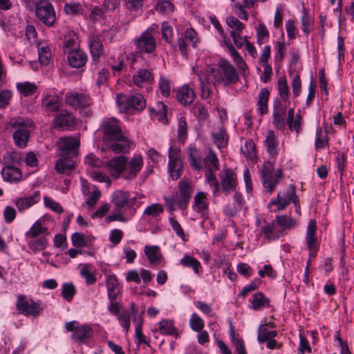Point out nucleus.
<instances>
[{"label": "nucleus", "mask_w": 354, "mask_h": 354, "mask_svg": "<svg viewBox=\"0 0 354 354\" xmlns=\"http://www.w3.org/2000/svg\"><path fill=\"white\" fill-rule=\"evenodd\" d=\"M205 77L207 81L212 79L214 84H223L225 86L234 84L239 80L236 68L224 59L219 61L218 68L207 67Z\"/></svg>", "instance_id": "obj_1"}, {"label": "nucleus", "mask_w": 354, "mask_h": 354, "mask_svg": "<svg viewBox=\"0 0 354 354\" xmlns=\"http://www.w3.org/2000/svg\"><path fill=\"white\" fill-rule=\"evenodd\" d=\"M116 103L120 111L124 113L141 111L146 106V101L140 94L129 96L119 94L117 95Z\"/></svg>", "instance_id": "obj_2"}, {"label": "nucleus", "mask_w": 354, "mask_h": 354, "mask_svg": "<svg viewBox=\"0 0 354 354\" xmlns=\"http://www.w3.org/2000/svg\"><path fill=\"white\" fill-rule=\"evenodd\" d=\"M35 15L38 20L48 27H53L56 23V12L49 0L36 1Z\"/></svg>", "instance_id": "obj_3"}, {"label": "nucleus", "mask_w": 354, "mask_h": 354, "mask_svg": "<svg viewBox=\"0 0 354 354\" xmlns=\"http://www.w3.org/2000/svg\"><path fill=\"white\" fill-rule=\"evenodd\" d=\"M274 165L270 162H266L260 171L263 185L269 193H272L280 180L283 178L281 169H277L273 174Z\"/></svg>", "instance_id": "obj_4"}, {"label": "nucleus", "mask_w": 354, "mask_h": 354, "mask_svg": "<svg viewBox=\"0 0 354 354\" xmlns=\"http://www.w3.org/2000/svg\"><path fill=\"white\" fill-rule=\"evenodd\" d=\"M134 44L140 53H152L155 51L157 44L156 40L151 30L148 28L136 38Z\"/></svg>", "instance_id": "obj_5"}, {"label": "nucleus", "mask_w": 354, "mask_h": 354, "mask_svg": "<svg viewBox=\"0 0 354 354\" xmlns=\"http://www.w3.org/2000/svg\"><path fill=\"white\" fill-rule=\"evenodd\" d=\"M183 167L180 151L178 149H174L171 146L169 148L168 170L172 180H176L179 178L182 174Z\"/></svg>", "instance_id": "obj_6"}, {"label": "nucleus", "mask_w": 354, "mask_h": 354, "mask_svg": "<svg viewBox=\"0 0 354 354\" xmlns=\"http://www.w3.org/2000/svg\"><path fill=\"white\" fill-rule=\"evenodd\" d=\"M19 312L26 316L37 317L43 310L41 304L32 299H27L24 295H19L16 304Z\"/></svg>", "instance_id": "obj_7"}, {"label": "nucleus", "mask_w": 354, "mask_h": 354, "mask_svg": "<svg viewBox=\"0 0 354 354\" xmlns=\"http://www.w3.org/2000/svg\"><path fill=\"white\" fill-rule=\"evenodd\" d=\"M101 130L103 133L102 140L106 145L117 138H122L123 136L121 128L115 119L104 122L101 125Z\"/></svg>", "instance_id": "obj_8"}, {"label": "nucleus", "mask_w": 354, "mask_h": 354, "mask_svg": "<svg viewBox=\"0 0 354 354\" xmlns=\"http://www.w3.org/2000/svg\"><path fill=\"white\" fill-rule=\"evenodd\" d=\"M80 146L78 140L73 138H63L59 141V155L63 158L77 156Z\"/></svg>", "instance_id": "obj_9"}, {"label": "nucleus", "mask_w": 354, "mask_h": 354, "mask_svg": "<svg viewBox=\"0 0 354 354\" xmlns=\"http://www.w3.org/2000/svg\"><path fill=\"white\" fill-rule=\"evenodd\" d=\"M64 101L66 104L77 110L84 106L92 104V100L88 95L75 91L68 92Z\"/></svg>", "instance_id": "obj_10"}, {"label": "nucleus", "mask_w": 354, "mask_h": 354, "mask_svg": "<svg viewBox=\"0 0 354 354\" xmlns=\"http://www.w3.org/2000/svg\"><path fill=\"white\" fill-rule=\"evenodd\" d=\"M286 109L287 106L283 104L281 101L275 100L273 104L272 116L273 124L279 130H283L286 126Z\"/></svg>", "instance_id": "obj_11"}, {"label": "nucleus", "mask_w": 354, "mask_h": 354, "mask_svg": "<svg viewBox=\"0 0 354 354\" xmlns=\"http://www.w3.org/2000/svg\"><path fill=\"white\" fill-rule=\"evenodd\" d=\"M127 157L118 156L109 160L106 163L107 170L113 178H118L124 174Z\"/></svg>", "instance_id": "obj_12"}, {"label": "nucleus", "mask_w": 354, "mask_h": 354, "mask_svg": "<svg viewBox=\"0 0 354 354\" xmlns=\"http://www.w3.org/2000/svg\"><path fill=\"white\" fill-rule=\"evenodd\" d=\"M143 165V160L141 156L138 155L132 158L129 161L127 158L124 177L127 180L135 178Z\"/></svg>", "instance_id": "obj_13"}, {"label": "nucleus", "mask_w": 354, "mask_h": 354, "mask_svg": "<svg viewBox=\"0 0 354 354\" xmlns=\"http://www.w3.org/2000/svg\"><path fill=\"white\" fill-rule=\"evenodd\" d=\"M76 124V119L74 115L67 110H62L60 113L57 115L53 119L55 127L69 129Z\"/></svg>", "instance_id": "obj_14"}, {"label": "nucleus", "mask_w": 354, "mask_h": 354, "mask_svg": "<svg viewBox=\"0 0 354 354\" xmlns=\"http://www.w3.org/2000/svg\"><path fill=\"white\" fill-rule=\"evenodd\" d=\"M316 230V221L313 219H310L308 224L306 232V244L310 251V256H315L318 250L317 246V238L315 236Z\"/></svg>", "instance_id": "obj_15"}, {"label": "nucleus", "mask_w": 354, "mask_h": 354, "mask_svg": "<svg viewBox=\"0 0 354 354\" xmlns=\"http://www.w3.org/2000/svg\"><path fill=\"white\" fill-rule=\"evenodd\" d=\"M221 187L225 194L234 191L236 187V175L233 170L226 169L224 175L221 178Z\"/></svg>", "instance_id": "obj_16"}, {"label": "nucleus", "mask_w": 354, "mask_h": 354, "mask_svg": "<svg viewBox=\"0 0 354 354\" xmlns=\"http://www.w3.org/2000/svg\"><path fill=\"white\" fill-rule=\"evenodd\" d=\"M106 146L111 152L115 153H125L129 152L131 142L127 137L122 136V138H117L115 140L106 144Z\"/></svg>", "instance_id": "obj_17"}, {"label": "nucleus", "mask_w": 354, "mask_h": 354, "mask_svg": "<svg viewBox=\"0 0 354 354\" xmlns=\"http://www.w3.org/2000/svg\"><path fill=\"white\" fill-rule=\"evenodd\" d=\"M88 46L93 60H96L104 53V46L98 35L92 34L88 37Z\"/></svg>", "instance_id": "obj_18"}, {"label": "nucleus", "mask_w": 354, "mask_h": 354, "mask_svg": "<svg viewBox=\"0 0 354 354\" xmlns=\"http://www.w3.org/2000/svg\"><path fill=\"white\" fill-rule=\"evenodd\" d=\"M68 61L73 68H79L85 65L87 56L83 50L74 49L68 52Z\"/></svg>", "instance_id": "obj_19"}, {"label": "nucleus", "mask_w": 354, "mask_h": 354, "mask_svg": "<svg viewBox=\"0 0 354 354\" xmlns=\"http://www.w3.org/2000/svg\"><path fill=\"white\" fill-rule=\"evenodd\" d=\"M132 81L137 86L144 87L152 83L153 77L149 71L142 68L138 70L133 74Z\"/></svg>", "instance_id": "obj_20"}, {"label": "nucleus", "mask_w": 354, "mask_h": 354, "mask_svg": "<svg viewBox=\"0 0 354 354\" xmlns=\"http://www.w3.org/2000/svg\"><path fill=\"white\" fill-rule=\"evenodd\" d=\"M264 144L269 156L272 158H275L279 153V142L274 131L269 130L268 131Z\"/></svg>", "instance_id": "obj_21"}, {"label": "nucleus", "mask_w": 354, "mask_h": 354, "mask_svg": "<svg viewBox=\"0 0 354 354\" xmlns=\"http://www.w3.org/2000/svg\"><path fill=\"white\" fill-rule=\"evenodd\" d=\"M39 200L40 193L39 191H36L31 196L21 197L16 199L15 203L18 210L19 212H23L26 209H28L38 203Z\"/></svg>", "instance_id": "obj_22"}, {"label": "nucleus", "mask_w": 354, "mask_h": 354, "mask_svg": "<svg viewBox=\"0 0 354 354\" xmlns=\"http://www.w3.org/2000/svg\"><path fill=\"white\" fill-rule=\"evenodd\" d=\"M130 193L123 190H117L111 197V202L115 206V211H121L129 203Z\"/></svg>", "instance_id": "obj_23"}, {"label": "nucleus", "mask_w": 354, "mask_h": 354, "mask_svg": "<svg viewBox=\"0 0 354 354\" xmlns=\"http://www.w3.org/2000/svg\"><path fill=\"white\" fill-rule=\"evenodd\" d=\"M62 106V103L56 95H47L42 99V106L46 111H59Z\"/></svg>", "instance_id": "obj_24"}, {"label": "nucleus", "mask_w": 354, "mask_h": 354, "mask_svg": "<svg viewBox=\"0 0 354 354\" xmlns=\"http://www.w3.org/2000/svg\"><path fill=\"white\" fill-rule=\"evenodd\" d=\"M176 98L181 104L186 106L193 102L195 93L188 85H184L178 90Z\"/></svg>", "instance_id": "obj_25"}, {"label": "nucleus", "mask_w": 354, "mask_h": 354, "mask_svg": "<svg viewBox=\"0 0 354 354\" xmlns=\"http://www.w3.org/2000/svg\"><path fill=\"white\" fill-rule=\"evenodd\" d=\"M290 202L295 203L296 207L299 203V198L296 195L295 187L292 185H289L286 191L282 195L281 194V205L279 207V209H283Z\"/></svg>", "instance_id": "obj_26"}, {"label": "nucleus", "mask_w": 354, "mask_h": 354, "mask_svg": "<svg viewBox=\"0 0 354 354\" xmlns=\"http://www.w3.org/2000/svg\"><path fill=\"white\" fill-rule=\"evenodd\" d=\"M48 234V229L43 225L42 223L39 221H37L25 233V237L27 240L33 239Z\"/></svg>", "instance_id": "obj_27"}, {"label": "nucleus", "mask_w": 354, "mask_h": 354, "mask_svg": "<svg viewBox=\"0 0 354 354\" xmlns=\"http://www.w3.org/2000/svg\"><path fill=\"white\" fill-rule=\"evenodd\" d=\"M1 174L5 180L10 183L19 182L22 176L19 169L12 165L6 166L3 169Z\"/></svg>", "instance_id": "obj_28"}, {"label": "nucleus", "mask_w": 354, "mask_h": 354, "mask_svg": "<svg viewBox=\"0 0 354 354\" xmlns=\"http://www.w3.org/2000/svg\"><path fill=\"white\" fill-rule=\"evenodd\" d=\"M213 142L218 148H224L227 146L228 142V135L225 127L221 125L212 133Z\"/></svg>", "instance_id": "obj_29"}, {"label": "nucleus", "mask_w": 354, "mask_h": 354, "mask_svg": "<svg viewBox=\"0 0 354 354\" xmlns=\"http://www.w3.org/2000/svg\"><path fill=\"white\" fill-rule=\"evenodd\" d=\"M93 333V330L89 326H77L76 330L72 334L71 337L73 340L82 343L85 339L91 337Z\"/></svg>", "instance_id": "obj_30"}, {"label": "nucleus", "mask_w": 354, "mask_h": 354, "mask_svg": "<svg viewBox=\"0 0 354 354\" xmlns=\"http://www.w3.org/2000/svg\"><path fill=\"white\" fill-rule=\"evenodd\" d=\"M269 95L270 92L267 88H263L260 90L257 102V110L261 115H265L268 112Z\"/></svg>", "instance_id": "obj_31"}, {"label": "nucleus", "mask_w": 354, "mask_h": 354, "mask_svg": "<svg viewBox=\"0 0 354 354\" xmlns=\"http://www.w3.org/2000/svg\"><path fill=\"white\" fill-rule=\"evenodd\" d=\"M12 138L17 147L24 148L26 147L30 138V131L26 129H17L13 133Z\"/></svg>", "instance_id": "obj_32"}, {"label": "nucleus", "mask_w": 354, "mask_h": 354, "mask_svg": "<svg viewBox=\"0 0 354 354\" xmlns=\"http://www.w3.org/2000/svg\"><path fill=\"white\" fill-rule=\"evenodd\" d=\"M188 151L189 161L192 167L195 170H201L203 167L201 151L195 146L192 145L189 146Z\"/></svg>", "instance_id": "obj_33"}, {"label": "nucleus", "mask_w": 354, "mask_h": 354, "mask_svg": "<svg viewBox=\"0 0 354 354\" xmlns=\"http://www.w3.org/2000/svg\"><path fill=\"white\" fill-rule=\"evenodd\" d=\"M270 300L268 299L263 292H256L251 300L250 308L254 310H260L263 308L268 307Z\"/></svg>", "instance_id": "obj_34"}, {"label": "nucleus", "mask_w": 354, "mask_h": 354, "mask_svg": "<svg viewBox=\"0 0 354 354\" xmlns=\"http://www.w3.org/2000/svg\"><path fill=\"white\" fill-rule=\"evenodd\" d=\"M145 253L149 261L151 264H159L161 261V253L160 252V248L157 245L149 246L146 245L145 247Z\"/></svg>", "instance_id": "obj_35"}, {"label": "nucleus", "mask_w": 354, "mask_h": 354, "mask_svg": "<svg viewBox=\"0 0 354 354\" xmlns=\"http://www.w3.org/2000/svg\"><path fill=\"white\" fill-rule=\"evenodd\" d=\"M28 240L27 245L34 253L45 250L48 245V241L44 236Z\"/></svg>", "instance_id": "obj_36"}, {"label": "nucleus", "mask_w": 354, "mask_h": 354, "mask_svg": "<svg viewBox=\"0 0 354 354\" xmlns=\"http://www.w3.org/2000/svg\"><path fill=\"white\" fill-rule=\"evenodd\" d=\"M230 335L235 346V354H247L243 339L241 337H236L235 331L232 324L230 326Z\"/></svg>", "instance_id": "obj_37"}, {"label": "nucleus", "mask_w": 354, "mask_h": 354, "mask_svg": "<svg viewBox=\"0 0 354 354\" xmlns=\"http://www.w3.org/2000/svg\"><path fill=\"white\" fill-rule=\"evenodd\" d=\"M16 86L18 91L24 97L33 95L37 90L36 84L29 82H19Z\"/></svg>", "instance_id": "obj_38"}, {"label": "nucleus", "mask_w": 354, "mask_h": 354, "mask_svg": "<svg viewBox=\"0 0 354 354\" xmlns=\"http://www.w3.org/2000/svg\"><path fill=\"white\" fill-rule=\"evenodd\" d=\"M159 330L161 334L173 335L175 338L178 336L177 329L174 326L173 322L168 320H162L158 323Z\"/></svg>", "instance_id": "obj_39"}, {"label": "nucleus", "mask_w": 354, "mask_h": 354, "mask_svg": "<svg viewBox=\"0 0 354 354\" xmlns=\"http://www.w3.org/2000/svg\"><path fill=\"white\" fill-rule=\"evenodd\" d=\"M277 333L275 330H268L265 326L261 325L258 328L257 340L260 344L266 342L267 340L277 337Z\"/></svg>", "instance_id": "obj_40"}, {"label": "nucleus", "mask_w": 354, "mask_h": 354, "mask_svg": "<svg viewBox=\"0 0 354 354\" xmlns=\"http://www.w3.org/2000/svg\"><path fill=\"white\" fill-rule=\"evenodd\" d=\"M194 204L199 213H205L208 209L207 196L204 192H198L194 196Z\"/></svg>", "instance_id": "obj_41"}, {"label": "nucleus", "mask_w": 354, "mask_h": 354, "mask_svg": "<svg viewBox=\"0 0 354 354\" xmlns=\"http://www.w3.org/2000/svg\"><path fill=\"white\" fill-rule=\"evenodd\" d=\"M64 12L66 15H80L83 14L84 8L80 3L70 2L64 5Z\"/></svg>", "instance_id": "obj_42"}, {"label": "nucleus", "mask_w": 354, "mask_h": 354, "mask_svg": "<svg viewBox=\"0 0 354 354\" xmlns=\"http://www.w3.org/2000/svg\"><path fill=\"white\" fill-rule=\"evenodd\" d=\"M216 171H207L205 173L206 182L212 187L213 195L216 196L219 192V183L215 175Z\"/></svg>", "instance_id": "obj_43"}, {"label": "nucleus", "mask_w": 354, "mask_h": 354, "mask_svg": "<svg viewBox=\"0 0 354 354\" xmlns=\"http://www.w3.org/2000/svg\"><path fill=\"white\" fill-rule=\"evenodd\" d=\"M204 164L207 168V171H217L219 169L218 160L212 151L204 158Z\"/></svg>", "instance_id": "obj_44"}, {"label": "nucleus", "mask_w": 354, "mask_h": 354, "mask_svg": "<svg viewBox=\"0 0 354 354\" xmlns=\"http://www.w3.org/2000/svg\"><path fill=\"white\" fill-rule=\"evenodd\" d=\"M227 25L232 30L230 32H238L241 34L243 30L245 28V25L240 21L237 18L233 16H229L226 18Z\"/></svg>", "instance_id": "obj_45"}, {"label": "nucleus", "mask_w": 354, "mask_h": 354, "mask_svg": "<svg viewBox=\"0 0 354 354\" xmlns=\"http://www.w3.org/2000/svg\"><path fill=\"white\" fill-rule=\"evenodd\" d=\"M180 263L184 266L192 268L195 273H198L201 268L200 262L195 258L185 255L180 259Z\"/></svg>", "instance_id": "obj_46"}, {"label": "nucleus", "mask_w": 354, "mask_h": 354, "mask_svg": "<svg viewBox=\"0 0 354 354\" xmlns=\"http://www.w3.org/2000/svg\"><path fill=\"white\" fill-rule=\"evenodd\" d=\"M241 151L247 158L253 160L256 158V146L252 140H247Z\"/></svg>", "instance_id": "obj_47"}, {"label": "nucleus", "mask_w": 354, "mask_h": 354, "mask_svg": "<svg viewBox=\"0 0 354 354\" xmlns=\"http://www.w3.org/2000/svg\"><path fill=\"white\" fill-rule=\"evenodd\" d=\"M278 91L283 102H287L289 98V88L285 77H279L278 80Z\"/></svg>", "instance_id": "obj_48"}, {"label": "nucleus", "mask_w": 354, "mask_h": 354, "mask_svg": "<svg viewBox=\"0 0 354 354\" xmlns=\"http://www.w3.org/2000/svg\"><path fill=\"white\" fill-rule=\"evenodd\" d=\"M76 293L75 286L71 283H65L62 286V296L67 301L73 299Z\"/></svg>", "instance_id": "obj_49"}, {"label": "nucleus", "mask_w": 354, "mask_h": 354, "mask_svg": "<svg viewBox=\"0 0 354 354\" xmlns=\"http://www.w3.org/2000/svg\"><path fill=\"white\" fill-rule=\"evenodd\" d=\"M189 324V327L195 332L201 331L205 326L204 321L196 313H193L191 315Z\"/></svg>", "instance_id": "obj_50"}, {"label": "nucleus", "mask_w": 354, "mask_h": 354, "mask_svg": "<svg viewBox=\"0 0 354 354\" xmlns=\"http://www.w3.org/2000/svg\"><path fill=\"white\" fill-rule=\"evenodd\" d=\"M315 145L317 149H324L328 147V138L326 135H323L322 128L317 129Z\"/></svg>", "instance_id": "obj_51"}, {"label": "nucleus", "mask_w": 354, "mask_h": 354, "mask_svg": "<svg viewBox=\"0 0 354 354\" xmlns=\"http://www.w3.org/2000/svg\"><path fill=\"white\" fill-rule=\"evenodd\" d=\"M65 159L66 158H62L60 160L57 161L55 164V170L58 173L68 174L73 169L74 165L71 162H66Z\"/></svg>", "instance_id": "obj_52"}, {"label": "nucleus", "mask_w": 354, "mask_h": 354, "mask_svg": "<svg viewBox=\"0 0 354 354\" xmlns=\"http://www.w3.org/2000/svg\"><path fill=\"white\" fill-rule=\"evenodd\" d=\"M269 37V32L266 28V26L263 24H259L257 27V42L259 44H262L266 39H268Z\"/></svg>", "instance_id": "obj_53"}, {"label": "nucleus", "mask_w": 354, "mask_h": 354, "mask_svg": "<svg viewBox=\"0 0 354 354\" xmlns=\"http://www.w3.org/2000/svg\"><path fill=\"white\" fill-rule=\"evenodd\" d=\"M34 126V122L29 119H24V118H17L15 120H12V127L13 128H17V129H26L31 128Z\"/></svg>", "instance_id": "obj_54"}, {"label": "nucleus", "mask_w": 354, "mask_h": 354, "mask_svg": "<svg viewBox=\"0 0 354 354\" xmlns=\"http://www.w3.org/2000/svg\"><path fill=\"white\" fill-rule=\"evenodd\" d=\"M162 37L168 44H171L173 38V29L168 22L164 21L161 26Z\"/></svg>", "instance_id": "obj_55"}, {"label": "nucleus", "mask_w": 354, "mask_h": 354, "mask_svg": "<svg viewBox=\"0 0 354 354\" xmlns=\"http://www.w3.org/2000/svg\"><path fill=\"white\" fill-rule=\"evenodd\" d=\"M192 111L199 121L206 120L209 118L207 110L202 105L194 106Z\"/></svg>", "instance_id": "obj_56"}, {"label": "nucleus", "mask_w": 354, "mask_h": 354, "mask_svg": "<svg viewBox=\"0 0 354 354\" xmlns=\"http://www.w3.org/2000/svg\"><path fill=\"white\" fill-rule=\"evenodd\" d=\"M163 212V207L159 203H154L148 206L144 211L147 216H157Z\"/></svg>", "instance_id": "obj_57"}, {"label": "nucleus", "mask_w": 354, "mask_h": 354, "mask_svg": "<svg viewBox=\"0 0 354 354\" xmlns=\"http://www.w3.org/2000/svg\"><path fill=\"white\" fill-rule=\"evenodd\" d=\"M290 130H295L298 135L301 130V116L299 113L296 114L295 118L292 120L287 121Z\"/></svg>", "instance_id": "obj_58"}, {"label": "nucleus", "mask_w": 354, "mask_h": 354, "mask_svg": "<svg viewBox=\"0 0 354 354\" xmlns=\"http://www.w3.org/2000/svg\"><path fill=\"white\" fill-rule=\"evenodd\" d=\"M187 136V124L184 117H180L178 120V138L185 139Z\"/></svg>", "instance_id": "obj_59"}, {"label": "nucleus", "mask_w": 354, "mask_h": 354, "mask_svg": "<svg viewBox=\"0 0 354 354\" xmlns=\"http://www.w3.org/2000/svg\"><path fill=\"white\" fill-rule=\"evenodd\" d=\"M276 222L279 225L285 228H290L296 223L295 219L289 218L287 216H277L276 217Z\"/></svg>", "instance_id": "obj_60"}, {"label": "nucleus", "mask_w": 354, "mask_h": 354, "mask_svg": "<svg viewBox=\"0 0 354 354\" xmlns=\"http://www.w3.org/2000/svg\"><path fill=\"white\" fill-rule=\"evenodd\" d=\"M174 4L168 0L162 1L158 3L156 10L162 14H167L174 11Z\"/></svg>", "instance_id": "obj_61"}, {"label": "nucleus", "mask_w": 354, "mask_h": 354, "mask_svg": "<svg viewBox=\"0 0 354 354\" xmlns=\"http://www.w3.org/2000/svg\"><path fill=\"white\" fill-rule=\"evenodd\" d=\"M39 59L41 64L47 65L51 53L48 47L42 46L38 48Z\"/></svg>", "instance_id": "obj_62"}, {"label": "nucleus", "mask_w": 354, "mask_h": 354, "mask_svg": "<svg viewBox=\"0 0 354 354\" xmlns=\"http://www.w3.org/2000/svg\"><path fill=\"white\" fill-rule=\"evenodd\" d=\"M118 319L123 328L127 333L130 328L131 324L129 313L128 311L122 312L120 315H118Z\"/></svg>", "instance_id": "obj_63"}, {"label": "nucleus", "mask_w": 354, "mask_h": 354, "mask_svg": "<svg viewBox=\"0 0 354 354\" xmlns=\"http://www.w3.org/2000/svg\"><path fill=\"white\" fill-rule=\"evenodd\" d=\"M274 224L266 223L264 226L261 227V232L263 234L264 238L268 240L276 239L279 236L273 234Z\"/></svg>", "instance_id": "obj_64"}]
</instances>
